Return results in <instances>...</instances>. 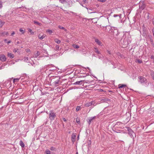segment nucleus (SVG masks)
I'll use <instances>...</instances> for the list:
<instances>
[{"instance_id":"14","label":"nucleus","mask_w":154,"mask_h":154,"mask_svg":"<svg viewBox=\"0 0 154 154\" xmlns=\"http://www.w3.org/2000/svg\"><path fill=\"white\" fill-rule=\"evenodd\" d=\"M126 87V85H124V84H122V85H121V84H119V88H122L123 87Z\"/></svg>"},{"instance_id":"8","label":"nucleus","mask_w":154,"mask_h":154,"mask_svg":"<svg viewBox=\"0 0 154 154\" xmlns=\"http://www.w3.org/2000/svg\"><path fill=\"white\" fill-rule=\"evenodd\" d=\"M7 56L11 58H13L14 57V55L13 54L9 52L7 53Z\"/></svg>"},{"instance_id":"22","label":"nucleus","mask_w":154,"mask_h":154,"mask_svg":"<svg viewBox=\"0 0 154 154\" xmlns=\"http://www.w3.org/2000/svg\"><path fill=\"white\" fill-rule=\"evenodd\" d=\"M151 75L152 76L153 79L154 80V72L153 71L151 72Z\"/></svg>"},{"instance_id":"41","label":"nucleus","mask_w":154,"mask_h":154,"mask_svg":"<svg viewBox=\"0 0 154 154\" xmlns=\"http://www.w3.org/2000/svg\"><path fill=\"white\" fill-rule=\"evenodd\" d=\"M62 119L64 122H66V119L64 118H62Z\"/></svg>"},{"instance_id":"16","label":"nucleus","mask_w":154,"mask_h":154,"mask_svg":"<svg viewBox=\"0 0 154 154\" xmlns=\"http://www.w3.org/2000/svg\"><path fill=\"white\" fill-rule=\"evenodd\" d=\"M54 41L58 44H59L60 43L61 41L60 40H59L57 38H56L54 39Z\"/></svg>"},{"instance_id":"37","label":"nucleus","mask_w":154,"mask_h":154,"mask_svg":"<svg viewBox=\"0 0 154 154\" xmlns=\"http://www.w3.org/2000/svg\"><path fill=\"white\" fill-rule=\"evenodd\" d=\"M59 28L60 29H64L65 30H66V29H65V28L63 27H62L61 26H59Z\"/></svg>"},{"instance_id":"39","label":"nucleus","mask_w":154,"mask_h":154,"mask_svg":"<svg viewBox=\"0 0 154 154\" xmlns=\"http://www.w3.org/2000/svg\"><path fill=\"white\" fill-rule=\"evenodd\" d=\"M2 2L1 1H0V8H1L2 7Z\"/></svg>"},{"instance_id":"46","label":"nucleus","mask_w":154,"mask_h":154,"mask_svg":"<svg viewBox=\"0 0 154 154\" xmlns=\"http://www.w3.org/2000/svg\"><path fill=\"white\" fill-rule=\"evenodd\" d=\"M59 46L58 45H57L56 47V48L57 49H58L59 48Z\"/></svg>"},{"instance_id":"20","label":"nucleus","mask_w":154,"mask_h":154,"mask_svg":"<svg viewBox=\"0 0 154 154\" xmlns=\"http://www.w3.org/2000/svg\"><path fill=\"white\" fill-rule=\"evenodd\" d=\"M20 145L22 147H24V144L23 143V142L22 141H20Z\"/></svg>"},{"instance_id":"50","label":"nucleus","mask_w":154,"mask_h":154,"mask_svg":"<svg viewBox=\"0 0 154 154\" xmlns=\"http://www.w3.org/2000/svg\"><path fill=\"white\" fill-rule=\"evenodd\" d=\"M83 4H83H83H82V3H81V5H82V6H83V7H85V6L83 5Z\"/></svg>"},{"instance_id":"27","label":"nucleus","mask_w":154,"mask_h":154,"mask_svg":"<svg viewBox=\"0 0 154 154\" xmlns=\"http://www.w3.org/2000/svg\"><path fill=\"white\" fill-rule=\"evenodd\" d=\"M19 79H20V78H19V79H14L13 82L14 83L15 82H18Z\"/></svg>"},{"instance_id":"34","label":"nucleus","mask_w":154,"mask_h":154,"mask_svg":"<svg viewBox=\"0 0 154 154\" xmlns=\"http://www.w3.org/2000/svg\"><path fill=\"white\" fill-rule=\"evenodd\" d=\"M24 60L25 62H27L28 60V57H25L24 58Z\"/></svg>"},{"instance_id":"31","label":"nucleus","mask_w":154,"mask_h":154,"mask_svg":"<svg viewBox=\"0 0 154 154\" xmlns=\"http://www.w3.org/2000/svg\"><path fill=\"white\" fill-rule=\"evenodd\" d=\"M128 131L129 132V133L131 134V135L132 134V133H134V132L131 129H129L128 130Z\"/></svg>"},{"instance_id":"18","label":"nucleus","mask_w":154,"mask_h":154,"mask_svg":"<svg viewBox=\"0 0 154 154\" xmlns=\"http://www.w3.org/2000/svg\"><path fill=\"white\" fill-rule=\"evenodd\" d=\"M85 106H87V107H89L91 106V103L89 102L88 103H87L85 104Z\"/></svg>"},{"instance_id":"49","label":"nucleus","mask_w":154,"mask_h":154,"mask_svg":"<svg viewBox=\"0 0 154 154\" xmlns=\"http://www.w3.org/2000/svg\"><path fill=\"white\" fill-rule=\"evenodd\" d=\"M55 84H58V81H56L55 82Z\"/></svg>"},{"instance_id":"24","label":"nucleus","mask_w":154,"mask_h":154,"mask_svg":"<svg viewBox=\"0 0 154 154\" xmlns=\"http://www.w3.org/2000/svg\"><path fill=\"white\" fill-rule=\"evenodd\" d=\"M81 109V107L80 106H77L76 108V111H78Z\"/></svg>"},{"instance_id":"21","label":"nucleus","mask_w":154,"mask_h":154,"mask_svg":"<svg viewBox=\"0 0 154 154\" xmlns=\"http://www.w3.org/2000/svg\"><path fill=\"white\" fill-rule=\"evenodd\" d=\"M40 54L39 52L38 51H37V52L34 54V57H38Z\"/></svg>"},{"instance_id":"48","label":"nucleus","mask_w":154,"mask_h":154,"mask_svg":"<svg viewBox=\"0 0 154 154\" xmlns=\"http://www.w3.org/2000/svg\"><path fill=\"white\" fill-rule=\"evenodd\" d=\"M11 42V41H8V42H7V43L8 44H9V43H10Z\"/></svg>"},{"instance_id":"54","label":"nucleus","mask_w":154,"mask_h":154,"mask_svg":"<svg viewBox=\"0 0 154 154\" xmlns=\"http://www.w3.org/2000/svg\"><path fill=\"white\" fill-rule=\"evenodd\" d=\"M76 154H78V152H76Z\"/></svg>"},{"instance_id":"36","label":"nucleus","mask_w":154,"mask_h":154,"mask_svg":"<svg viewBox=\"0 0 154 154\" xmlns=\"http://www.w3.org/2000/svg\"><path fill=\"white\" fill-rule=\"evenodd\" d=\"M50 149L51 150L54 151L55 149V148L53 147H51Z\"/></svg>"},{"instance_id":"28","label":"nucleus","mask_w":154,"mask_h":154,"mask_svg":"<svg viewBox=\"0 0 154 154\" xmlns=\"http://www.w3.org/2000/svg\"><path fill=\"white\" fill-rule=\"evenodd\" d=\"M59 1L60 3L62 4H64L66 2V0H59Z\"/></svg>"},{"instance_id":"33","label":"nucleus","mask_w":154,"mask_h":154,"mask_svg":"<svg viewBox=\"0 0 154 154\" xmlns=\"http://www.w3.org/2000/svg\"><path fill=\"white\" fill-rule=\"evenodd\" d=\"M91 105H94V106L95 105V103H96V102H95V101H92L91 102Z\"/></svg>"},{"instance_id":"58","label":"nucleus","mask_w":154,"mask_h":154,"mask_svg":"<svg viewBox=\"0 0 154 154\" xmlns=\"http://www.w3.org/2000/svg\"><path fill=\"white\" fill-rule=\"evenodd\" d=\"M153 62H154V60H153Z\"/></svg>"},{"instance_id":"30","label":"nucleus","mask_w":154,"mask_h":154,"mask_svg":"<svg viewBox=\"0 0 154 154\" xmlns=\"http://www.w3.org/2000/svg\"><path fill=\"white\" fill-rule=\"evenodd\" d=\"M76 122H77L78 124H80V121L79 119L77 118L76 120Z\"/></svg>"},{"instance_id":"38","label":"nucleus","mask_w":154,"mask_h":154,"mask_svg":"<svg viewBox=\"0 0 154 154\" xmlns=\"http://www.w3.org/2000/svg\"><path fill=\"white\" fill-rule=\"evenodd\" d=\"M82 2L83 4H85L87 3V1L86 0H83Z\"/></svg>"},{"instance_id":"7","label":"nucleus","mask_w":154,"mask_h":154,"mask_svg":"<svg viewBox=\"0 0 154 154\" xmlns=\"http://www.w3.org/2000/svg\"><path fill=\"white\" fill-rule=\"evenodd\" d=\"M76 134H73L71 137L72 141L73 143L75 141V138L76 137Z\"/></svg>"},{"instance_id":"17","label":"nucleus","mask_w":154,"mask_h":154,"mask_svg":"<svg viewBox=\"0 0 154 154\" xmlns=\"http://www.w3.org/2000/svg\"><path fill=\"white\" fill-rule=\"evenodd\" d=\"M34 24H35L39 26H41L42 25V24L41 23H39L37 21H34Z\"/></svg>"},{"instance_id":"10","label":"nucleus","mask_w":154,"mask_h":154,"mask_svg":"<svg viewBox=\"0 0 154 154\" xmlns=\"http://www.w3.org/2000/svg\"><path fill=\"white\" fill-rule=\"evenodd\" d=\"M111 28L109 26H107L105 28V30L106 32H109V33H111L110 32V29Z\"/></svg>"},{"instance_id":"15","label":"nucleus","mask_w":154,"mask_h":154,"mask_svg":"<svg viewBox=\"0 0 154 154\" xmlns=\"http://www.w3.org/2000/svg\"><path fill=\"white\" fill-rule=\"evenodd\" d=\"M96 118V116H94V117H91L90 118V119L89 120V123L90 124L91 122L94 119H95Z\"/></svg>"},{"instance_id":"45","label":"nucleus","mask_w":154,"mask_h":154,"mask_svg":"<svg viewBox=\"0 0 154 154\" xmlns=\"http://www.w3.org/2000/svg\"><path fill=\"white\" fill-rule=\"evenodd\" d=\"M17 51V50L16 49H14L13 50V52L15 53Z\"/></svg>"},{"instance_id":"19","label":"nucleus","mask_w":154,"mask_h":154,"mask_svg":"<svg viewBox=\"0 0 154 154\" xmlns=\"http://www.w3.org/2000/svg\"><path fill=\"white\" fill-rule=\"evenodd\" d=\"M72 46L75 49H77L79 48V47L78 45H76L75 44L72 45Z\"/></svg>"},{"instance_id":"13","label":"nucleus","mask_w":154,"mask_h":154,"mask_svg":"<svg viewBox=\"0 0 154 154\" xmlns=\"http://www.w3.org/2000/svg\"><path fill=\"white\" fill-rule=\"evenodd\" d=\"M84 81H80L78 82H77L74 83V85H80L82 84V82Z\"/></svg>"},{"instance_id":"3","label":"nucleus","mask_w":154,"mask_h":154,"mask_svg":"<svg viewBox=\"0 0 154 154\" xmlns=\"http://www.w3.org/2000/svg\"><path fill=\"white\" fill-rule=\"evenodd\" d=\"M6 57L4 54H1L0 55V60L2 62L5 61L6 60Z\"/></svg>"},{"instance_id":"43","label":"nucleus","mask_w":154,"mask_h":154,"mask_svg":"<svg viewBox=\"0 0 154 154\" xmlns=\"http://www.w3.org/2000/svg\"><path fill=\"white\" fill-rule=\"evenodd\" d=\"M151 58L153 59V60H154V56H151Z\"/></svg>"},{"instance_id":"2","label":"nucleus","mask_w":154,"mask_h":154,"mask_svg":"<svg viewBox=\"0 0 154 154\" xmlns=\"http://www.w3.org/2000/svg\"><path fill=\"white\" fill-rule=\"evenodd\" d=\"M56 116L55 113L52 111H50L49 118L50 120H52L54 119Z\"/></svg>"},{"instance_id":"56","label":"nucleus","mask_w":154,"mask_h":154,"mask_svg":"<svg viewBox=\"0 0 154 154\" xmlns=\"http://www.w3.org/2000/svg\"><path fill=\"white\" fill-rule=\"evenodd\" d=\"M113 34L114 35H115V32L114 31V33Z\"/></svg>"},{"instance_id":"55","label":"nucleus","mask_w":154,"mask_h":154,"mask_svg":"<svg viewBox=\"0 0 154 154\" xmlns=\"http://www.w3.org/2000/svg\"><path fill=\"white\" fill-rule=\"evenodd\" d=\"M17 44H19V42H17Z\"/></svg>"},{"instance_id":"29","label":"nucleus","mask_w":154,"mask_h":154,"mask_svg":"<svg viewBox=\"0 0 154 154\" xmlns=\"http://www.w3.org/2000/svg\"><path fill=\"white\" fill-rule=\"evenodd\" d=\"M19 31L20 32H22V34L24 33L25 31L23 29H20Z\"/></svg>"},{"instance_id":"47","label":"nucleus","mask_w":154,"mask_h":154,"mask_svg":"<svg viewBox=\"0 0 154 154\" xmlns=\"http://www.w3.org/2000/svg\"><path fill=\"white\" fill-rule=\"evenodd\" d=\"M26 51L27 52H30V50L29 49H27Z\"/></svg>"},{"instance_id":"6","label":"nucleus","mask_w":154,"mask_h":154,"mask_svg":"<svg viewBox=\"0 0 154 154\" xmlns=\"http://www.w3.org/2000/svg\"><path fill=\"white\" fill-rule=\"evenodd\" d=\"M28 77V76L27 77L26 74H23L22 75H21L20 78V79H21V80H23L25 79L26 80Z\"/></svg>"},{"instance_id":"32","label":"nucleus","mask_w":154,"mask_h":154,"mask_svg":"<svg viewBox=\"0 0 154 154\" xmlns=\"http://www.w3.org/2000/svg\"><path fill=\"white\" fill-rule=\"evenodd\" d=\"M46 32H48L50 34H51L52 33V31L51 30H50V29H47L46 30Z\"/></svg>"},{"instance_id":"40","label":"nucleus","mask_w":154,"mask_h":154,"mask_svg":"<svg viewBox=\"0 0 154 154\" xmlns=\"http://www.w3.org/2000/svg\"><path fill=\"white\" fill-rule=\"evenodd\" d=\"M106 0H99V1L101 2H103L105 1Z\"/></svg>"},{"instance_id":"52","label":"nucleus","mask_w":154,"mask_h":154,"mask_svg":"<svg viewBox=\"0 0 154 154\" xmlns=\"http://www.w3.org/2000/svg\"><path fill=\"white\" fill-rule=\"evenodd\" d=\"M6 41H7V39H5L4 40V41H5V42H6Z\"/></svg>"},{"instance_id":"1","label":"nucleus","mask_w":154,"mask_h":154,"mask_svg":"<svg viewBox=\"0 0 154 154\" xmlns=\"http://www.w3.org/2000/svg\"><path fill=\"white\" fill-rule=\"evenodd\" d=\"M138 81L141 83L143 84L145 83V86H147L149 85V83L147 82V79L144 77L143 76H140L138 77Z\"/></svg>"},{"instance_id":"25","label":"nucleus","mask_w":154,"mask_h":154,"mask_svg":"<svg viewBox=\"0 0 154 154\" xmlns=\"http://www.w3.org/2000/svg\"><path fill=\"white\" fill-rule=\"evenodd\" d=\"M136 62L138 63H142V61L140 59H137L136 60Z\"/></svg>"},{"instance_id":"12","label":"nucleus","mask_w":154,"mask_h":154,"mask_svg":"<svg viewBox=\"0 0 154 154\" xmlns=\"http://www.w3.org/2000/svg\"><path fill=\"white\" fill-rule=\"evenodd\" d=\"M95 42L99 45H101L102 44L101 42L97 39H95Z\"/></svg>"},{"instance_id":"35","label":"nucleus","mask_w":154,"mask_h":154,"mask_svg":"<svg viewBox=\"0 0 154 154\" xmlns=\"http://www.w3.org/2000/svg\"><path fill=\"white\" fill-rule=\"evenodd\" d=\"M45 152L46 154H50V151L48 149L46 150L45 151Z\"/></svg>"},{"instance_id":"11","label":"nucleus","mask_w":154,"mask_h":154,"mask_svg":"<svg viewBox=\"0 0 154 154\" xmlns=\"http://www.w3.org/2000/svg\"><path fill=\"white\" fill-rule=\"evenodd\" d=\"M0 34L2 35H8V32L1 31L0 32Z\"/></svg>"},{"instance_id":"4","label":"nucleus","mask_w":154,"mask_h":154,"mask_svg":"<svg viewBox=\"0 0 154 154\" xmlns=\"http://www.w3.org/2000/svg\"><path fill=\"white\" fill-rule=\"evenodd\" d=\"M122 43L123 45L124 46V47L127 46L128 44V42L127 41V39L125 38L124 39L123 42H122Z\"/></svg>"},{"instance_id":"5","label":"nucleus","mask_w":154,"mask_h":154,"mask_svg":"<svg viewBox=\"0 0 154 154\" xmlns=\"http://www.w3.org/2000/svg\"><path fill=\"white\" fill-rule=\"evenodd\" d=\"M139 8L142 10L145 7V5L143 2H140Z\"/></svg>"},{"instance_id":"44","label":"nucleus","mask_w":154,"mask_h":154,"mask_svg":"<svg viewBox=\"0 0 154 154\" xmlns=\"http://www.w3.org/2000/svg\"><path fill=\"white\" fill-rule=\"evenodd\" d=\"M48 66H51L52 67H54V66L53 65H48Z\"/></svg>"},{"instance_id":"57","label":"nucleus","mask_w":154,"mask_h":154,"mask_svg":"<svg viewBox=\"0 0 154 154\" xmlns=\"http://www.w3.org/2000/svg\"><path fill=\"white\" fill-rule=\"evenodd\" d=\"M115 35H117V34H116Z\"/></svg>"},{"instance_id":"26","label":"nucleus","mask_w":154,"mask_h":154,"mask_svg":"<svg viewBox=\"0 0 154 154\" xmlns=\"http://www.w3.org/2000/svg\"><path fill=\"white\" fill-rule=\"evenodd\" d=\"M28 31L31 33V34L33 35L34 33V32H33L32 30L31 29H28Z\"/></svg>"},{"instance_id":"51","label":"nucleus","mask_w":154,"mask_h":154,"mask_svg":"<svg viewBox=\"0 0 154 154\" xmlns=\"http://www.w3.org/2000/svg\"><path fill=\"white\" fill-rule=\"evenodd\" d=\"M89 13H93V12H90L88 10Z\"/></svg>"},{"instance_id":"23","label":"nucleus","mask_w":154,"mask_h":154,"mask_svg":"<svg viewBox=\"0 0 154 154\" xmlns=\"http://www.w3.org/2000/svg\"><path fill=\"white\" fill-rule=\"evenodd\" d=\"M94 51L97 54H100V52L98 50V49L97 48H95Z\"/></svg>"},{"instance_id":"53","label":"nucleus","mask_w":154,"mask_h":154,"mask_svg":"<svg viewBox=\"0 0 154 154\" xmlns=\"http://www.w3.org/2000/svg\"><path fill=\"white\" fill-rule=\"evenodd\" d=\"M115 31H116V32H118V31L117 30H115Z\"/></svg>"},{"instance_id":"9","label":"nucleus","mask_w":154,"mask_h":154,"mask_svg":"<svg viewBox=\"0 0 154 154\" xmlns=\"http://www.w3.org/2000/svg\"><path fill=\"white\" fill-rule=\"evenodd\" d=\"M45 36H46V35L44 34H43L42 35L40 34L38 35V38L42 40L45 37Z\"/></svg>"},{"instance_id":"42","label":"nucleus","mask_w":154,"mask_h":154,"mask_svg":"<svg viewBox=\"0 0 154 154\" xmlns=\"http://www.w3.org/2000/svg\"><path fill=\"white\" fill-rule=\"evenodd\" d=\"M15 34V32L14 31H13L11 34V35L12 36L14 35Z\"/></svg>"}]
</instances>
